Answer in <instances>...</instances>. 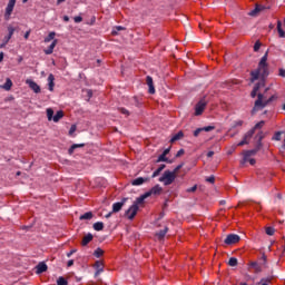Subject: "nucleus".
<instances>
[{"instance_id": "a878e982", "label": "nucleus", "mask_w": 285, "mask_h": 285, "mask_svg": "<svg viewBox=\"0 0 285 285\" xmlns=\"http://www.w3.org/2000/svg\"><path fill=\"white\" fill-rule=\"evenodd\" d=\"M166 233H168V227L161 229L159 233L156 234V236L158 237V239H164V237H166Z\"/></svg>"}, {"instance_id": "a19ab883", "label": "nucleus", "mask_w": 285, "mask_h": 285, "mask_svg": "<svg viewBox=\"0 0 285 285\" xmlns=\"http://www.w3.org/2000/svg\"><path fill=\"white\" fill-rule=\"evenodd\" d=\"M266 235H269V236L275 235V228H273V227H267V228H266Z\"/></svg>"}, {"instance_id": "864d4df0", "label": "nucleus", "mask_w": 285, "mask_h": 285, "mask_svg": "<svg viewBox=\"0 0 285 285\" xmlns=\"http://www.w3.org/2000/svg\"><path fill=\"white\" fill-rule=\"evenodd\" d=\"M77 253V249H71L69 253H67V257H72Z\"/></svg>"}, {"instance_id": "f704fd0d", "label": "nucleus", "mask_w": 285, "mask_h": 285, "mask_svg": "<svg viewBox=\"0 0 285 285\" xmlns=\"http://www.w3.org/2000/svg\"><path fill=\"white\" fill-rule=\"evenodd\" d=\"M104 228V223L102 222H97L94 224V229L96 230H101Z\"/></svg>"}, {"instance_id": "c85d7f7f", "label": "nucleus", "mask_w": 285, "mask_h": 285, "mask_svg": "<svg viewBox=\"0 0 285 285\" xmlns=\"http://www.w3.org/2000/svg\"><path fill=\"white\" fill-rule=\"evenodd\" d=\"M164 168H166V165H160L159 168L153 173L151 177L154 179L155 177H159V174L161 173V170H164Z\"/></svg>"}, {"instance_id": "338daca9", "label": "nucleus", "mask_w": 285, "mask_h": 285, "mask_svg": "<svg viewBox=\"0 0 285 285\" xmlns=\"http://www.w3.org/2000/svg\"><path fill=\"white\" fill-rule=\"evenodd\" d=\"M112 216V213H109L106 215V219L110 218Z\"/></svg>"}, {"instance_id": "4be33fe9", "label": "nucleus", "mask_w": 285, "mask_h": 285, "mask_svg": "<svg viewBox=\"0 0 285 285\" xmlns=\"http://www.w3.org/2000/svg\"><path fill=\"white\" fill-rule=\"evenodd\" d=\"M262 10H264L262 6H256L255 9L249 12V17H257Z\"/></svg>"}, {"instance_id": "aec40b11", "label": "nucleus", "mask_w": 285, "mask_h": 285, "mask_svg": "<svg viewBox=\"0 0 285 285\" xmlns=\"http://www.w3.org/2000/svg\"><path fill=\"white\" fill-rule=\"evenodd\" d=\"M145 181H148V178L138 177L131 181L132 186H141Z\"/></svg>"}, {"instance_id": "f03ea898", "label": "nucleus", "mask_w": 285, "mask_h": 285, "mask_svg": "<svg viewBox=\"0 0 285 285\" xmlns=\"http://www.w3.org/2000/svg\"><path fill=\"white\" fill-rule=\"evenodd\" d=\"M277 99V96H272L269 99L265 100L264 95L258 94V99L255 101L254 108L252 109V115H255L258 110H264L271 101Z\"/></svg>"}, {"instance_id": "f257e3e1", "label": "nucleus", "mask_w": 285, "mask_h": 285, "mask_svg": "<svg viewBox=\"0 0 285 285\" xmlns=\"http://www.w3.org/2000/svg\"><path fill=\"white\" fill-rule=\"evenodd\" d=\"M266 61H268V51H266L265 55L262 57L258 63V68L250 72L252 83H255V81H259L262 86H265V79L268 75V63H266Z\"/></svg>"}, {"instance_id": "6e6d98bb", "label": "nucleus", "mask_w": 285, "mask_h": 285, "mask_svg": "<svg viewBox=\"0 0 285 285\" xmlns=\"http://www.w3.org/2000/svg\"><path fill=\"white\" fill-rule=\"evenodd\" d=\"M181 155H184V149L178 150L176 157H181Z\"/></svg>"}, {"instance_id": "5fc2aeb1", "label": "nucleus", "mask_w": 285, "mask_h": 285, "mask_svg": "<svg viewBox=\"0 0 285 285\" xmlns=\"http://www.w3.org/2000/svg\"><path fill=\"white\" fill-rule=\"evenodd\" d=\"M246 144H248V140H242L240 142H238V146H246Z\"/></svg>"}, {"instance_id": "13d9d810", "label": "nucleus", "mask_w": 285, "mask_h": 285, "mask_svg": "<svg viewBox=\"0 0 285 285\" xmlns=\"http://www.w3.org/2000/svg\"><path fill=\"white\" fill-rule=\"evenodd\" d=\"M73 265H75V261L73 259L68 261V263H67L68 267L73 266Z\"/></svg>"}, {"instance_id": "9d476101", "label": "nucleus", "mask_w": 285, "mask_h": 285, "mask_svg": "<svg viewBox=\"0 0 285 285\" xmlns=\"http://www.w3.org/2000/svg\"><path fill=\"white\" fill-rule=\"evenodd\" d=\"M26 83H27V86H29V88H30L31 90H33V92H36L37 95H39V92H41V87H40L37 82H35V80H32V79H27V80H26Z\"/></svg>"}, {"instance_id": "79ce46f5", "label": "nucleus", "mask_w": 285, "mask_h": 285, "mask_svg": "<svg viewBox=\"0 0 285 285\" xmlns=\"http://www.w3.org/2000/svg\"><path fill=\"white\" fill-rule=\"evenodd\" d=\"M261 48H262V42L256 41L254 45V52H258Z\"/></svg>"}, {"instance_id": "2eb2a0df", "label": "nucleus", "mask_w": 285, "mask_h": 285, "mask_svg": "<svg viewBox=\"0 0 285 285\" xmlns=\"http://www.w3.org/2000/svg\"><path fill=\"white\" fill-rule=\"evenodd\" d=\"M46 271H48V265H46V263H39L36 266V273L37 275H41V273H46Z\"/></svg>"}, {"instance_id": "412c9836", "label": "nucleus", "mask_w": 285, "mask_h": 285, "mask_svg": "<svg viewBox=\"0 0 285 285\" xmlns=\"http://www.w3.org/2000/svg\"><path fill=\"white\" fill-rule=\"evenodd\" d=\"M259 88H264V86H262V82H258L257 85H255L250 97H253V99H255V97H257V92H259Z\"/></svg>"}, {"instance_id": "4468645a", "label": "nucleus", "mask_w": 285, "mask_h": 285, "mask_svg": "<svg viewBox=\"0 0 285 285\" xmlns=\"http://www.w3.org/2000/svg\"><path fill=\"white\" fill-rule=\"evenodd\" d=\"M146 83H147V86H148V88H149V94H150V95H155V85H154V82H153V77L147 76V78H146Z\"/></svg>"}, {"instance_id": "bb28decb", "label": "nucleus", "mask_w": 285, "mask_h": 285, "mask_svg": "<svg viewBox=\"0 0 285 285\" xmlns=\"http://www.w3.org/2000/svg\"><path fill=\"white\" fill-rule=\"evenodd\" d=\"M57 37V33L55 31H51L47 38H45V43H50Z\"/></svg>"}, {"instance_id": "6ab92c4d", "label": "nucleus", "mask_w": 285, "mask_h": 285, "mask_svg": "<svg viewBox=\"0 0 285 285\" xmlns=\"http://www.w3.org/2000/svg\"><path fill=\"white\" fill-rule=\"evenodd\" d=\"M49 90L52 92L55 90V76L50 73L48 76Z\"/></svg>"}, {"instance_id": "4c0bfd02", "label": "nucleus", "mask_w": 285, "mask_h": 285, "mask_svg": "<svg viewBox=\"0 0 285 285\" xmlns=\"http://www.w3.org/2000/svg\"><path fill=\"white\" fill-rule=\"evenodd\" d=\"M264 124H265L264 120L256 124L253 128L254 132H255V130H259V128H264Z\"/></svg>"}, {"instance_id": "c9c22d12", "label": "nucleus", "mask_w": 285, "mask_h": 285, "mask_svg": "<svg viewBox=\"0 0 285 285\" xmlns=\"http://www.w3.org/2000/svg\"><path fill=\"white\" fill-rule=\"evenodd\" d=\"M57 285H68V281H66L63 276H60L57 281Z\"/></svg>"}, {"instance_id": "1a4fd4ad", "label": "nucleus", "mask_w": 285, "mask_h": 285, "mask_svg": "<svg viewBox=\"0 0 285 285\" xmlns=\"http://www.w3.org/2000/svg\"><path fill=\"white\" fill-rule=\"evenodd\" d=\"M239 239H242L239 237V235L237 234H229L226 236L224 243L227 245V246H233V244H237L239 243Z\"/></svg>"}, {"instance_id": "0eeeda50", "label": "nucleus", "mask_w": 285, "mask_h": 285, "mask_svg": "<svg viewBox=\"0 0 285 285\" xmlns=\"http://www.w3.org/2000/svg\"><path fill=\"white\" fill-rule=\"evenodd\" d=\"M257 153V150H247L244 153V158L240 161L242 166H244V164L249 163L250 166H255L256 161L255 158H250L252 155H255Z\"/></svg>"}, {"instance_id": "09e8293b", "label": "nucleus", "mask_w": 285, "mask_h": 285, "mask_svg": "<svg viewBox=\"0 0 285 285\" xmlns=\"http://www.w3.org/2000/svg\"><path fill=\"white\" fill-rule=\"evenodd\" d=\"M75 23H81V21H83V18H81V16H77L73 18Z\"/></svg>"}, {"instance_id": "e433bc0d", "label": "nucleus", "mask_w": 285, "mask_h": 285, "mask_svg": "<svg viewBox=\"0 0 285 285\" xmlns=\"http://www.w3.org/2000/svg\"><path fill=\"white\" fill-rule=\"evenodd\" d=\"M94 255H95V257H101L102 255H104V249H101V248H97L95 252H94Z\"/></svg>"}, {"instance_id": "052dcab7", "label": "nucleus", "mask_w": 285, "mask_h": 285, "mask_svg": "<svg viewBox=\"0 0 285 285\" xmlns=\"http://www.w3.org/2000/svg\"><path fill=\"white\" fill-rule=\"evenodd\" d=\"M29 37H30V31H27V32L24 33V39H29Z\"/></svg>"}, {"instance_id": "6e6552de", "label": "nucleus", "mask_w": 285, "mask_h": 285, "mask_svg": "<svg viewBox=\"0 0 285 285\" xmlns=\"http://www.w3.org/2000/svg\"><path fill=\"white\" fill-rule=\"evenodd\" d=\"M206 106H208V100L203 98L195 107V115L199 117V115L206 110Z\"/></svg>"}, {"instance_id": "ddd939ff", "label": "nucleus", "mask_w": 285, "mask_h": 285, "mask_svg": "<svg viewBox=\"0 0 285 285\" xmlns=\"http://www.w3.org/2000/svg\"><path fill=\"white\" fill-rule=\"evenodd\" d=\"M94 266L96 268V274H95L96 277H98V275H101V273H104V262L97 261Z\"/></svg>"}, {"instance_id": "0e129e2a", "label": "nucleus", "mask_w": 285, "mask_h": 285, "mask_svg": "<svg viewBox=\"0 0 285 285\" xmlns=\"http://www.w3.org/2000/svg\"><path fill=\"white\" fill-rule=\"evenodd\" d=\"M63 1H66V0H57V6H61V3H63Z\"/></svg>"}, {"instance_id": "f3484780", "label": "nucleus", "mask_w": 285, "mask_h": 285, "mask_svg": "<svg viewBox=\"0 0 285 285\" xmlns=\"http://www.w3.org/2000/svg\"><path fill=\"white\" fill-rule=\"evenodd\" d=\"M124 204H126V199H124L121 203H115L112 205V213H119V210L124 208Z\"/></svg>"}, {"instance_id": "20e7f679", "label": "nucleus", "mask_w": 285, "mask_h": 285, "mask_svg": "<svg viewBox=\"0 0 285 285\" xmlns=\"http://www.w3.org/2000/svg\"><path fill=\"white\" fill-rule=\"evenodd\" d=\"M161 186L156 185L149 191L145 193L140 197H138V204H144V200L148 199L151 195H160L161 194Z\"/></svg>"}, {"instance_id": "b1692460", "label": "nucleus", "mask_w": 285, "mask_h": 285, "mask_svg": "<svg viewBox=\"0 0 285 285\" xmlns=\"http://www.w3.org/2000/svg\"><path fill=\"white\" fill-rule=\"evenodd\" d=\"M253 135H255V129H250L249 131H247L243 139L245 141H248V140H250L253 138Z\"/></svg>"}, {"instance_id": "8fccbe9b", "label": "nucleus", "mask_w": 285, "mask_h": 285, "mask_svg": "<svg viewBox=\"0 0 285 285\" xmlns=\"http://www.w3.org/2000/svg\"><path fill=\"white\" fill-rule=\"evenodd\" d=\"M197 190V185L193 186L191 188H188L186 191L187 193H195Z\"/></svg>"}, {"instance_id": "9b49d317", "label": "nucleus", "mask_w": 285, "mask_h": 285, "mask_svg": "<svg viewBox=\"0 0 285 285\" xmlns=\"http://www.w3.org/2000/svg\"><path fill=\"white\" fill-rule=\"evenodd\" d=\"M16 3H17V0H9L8 6L6 8V13H4L6 19H10V14H12V10H14Z\"/></svg>"}, {"instance_id": "3c124183", "label": "nucleus", "mask_w": 285, "mask_h": 285, "mask_svg": "<svg viewBox=\"0 0 285 285\" xmlns=\"http://www.w3.org/2000/svg\"><path fill=\"white\" fill-rule=\"evenodd\" d=\"M206 181H208L209 184H215V177L210 176L206 179Z\"/></svg>"}, {"instance_id": "49530a36", "label": "nucleus", "mask_w": 285, "mask_h": 285, "mask_svg": "<svg viewBox=\"0 0 285 285\" xmlns=\"http://www.w3.org/2000/svg\"><path fill=\"white\" fill-rule=\"evenodd\" d=\"M77 131V125H72L69 129V135H72Z\"/></svg>"}, {"instance_id": "72a5a7b5", "label": "nucleus", "mask_w": 285, "mask_h": 285, "mask_svg": "<svg viewBox=\"0 0 285 285\" xmlns=\"http://www.w3.org/2000/svg\"><path fill=\"white\" fill-rule=\"evenodd\" d=\"M10 36H6L2 40V43L0 45V48H6L8 46V42L10 41Z\"/></svg>"}, {"instance_id": "de8ad7c7", "label": "nucleus", "mask_w": 285, "mask_h": 285, "mask_svg": "<svg viewBox=\"0 0 285 285\" xmlns=\"http://www.w3.org/2000/svg\"><path fill=\"white\" fill-rule=\"evenodd\" d=\"M204 132V129L198 128L194 131V137H199V134Z\"/></svg>"}, {"instance_id": "c756f323", "label": "nucleus", "mask_w": 285, "mask_h": 285, "mask_svg": "<svg viewBox=\"0 0 285 285\" xmlns=\"http://www.w3.org/2000/svg\"><path fill=\"white\" fill-rule=\"evenodd\" d=\"M277 30H278V35L282 39H284L285 37V32L282 30V21L277 22Z\"/></svg>"}, {"instance_id": "393cba45", "label": "nucleus", "mask_w": 285, "mask_h": 285, "mask_svg": "<svg viewBox=\"0 0 285 285\" xmlns=\"http://www.w3.org/2000/svg\"><path fill=\"white\" fill-rule=\"evenodd\" d=\"M83 144H75L69 148V155H72L77 148H83Z\"/></svg>"}, {"instance_id": "ea45409f", "label": "nucleus", "mask_w": 285, "mask_h": 285, "mask_svg": "<svg viewBox=\"0 0 285 285\" xmlns=\"http://www.w3.org/2000/svg\"><path fill=\"white\" fill-rule=\"evenodd\" d=\"M273 139H274L275 141H282V132H281V131H277V132L274 135Z\"/></svg>"}, {"instance_id": "423d86ee", "label": "nucleus", "mask_w": 285, "mask_h": 285, "mask_svg": "<svg viewBox=\"0 0 285 285\" xmlns=\"http://www.w3.org/2000/svg\"><path fill=\"white\" fill-rule=\"evenodd\" d=\"M55 111L52 110V108H48L47 109V117L49 121H55V124H57L60 119H63V111H57V114L55 115Z\"/></svg>"}, {"instance_id": "58836bf2", "label": "nucleus", "mask_w": 285, "mask_h": 285, "mask_svg": "<svg viewBox=\"0 0 285 285\" xmlns=\"http://www.w3.org/2000/svg\"><path fill=\"white\" fill-rule=\"evenodd\" d=\"M228 265L229 266H237V258L230 257L229 261H228Z\"/></svg>"}, {"instance_id": "680f3d73", "label": "nucleus", "mask_w": 285, "mask_h": 285, "mask_svg": "<svg viewBox=\"0 0 285 285\" xmlns=\"http://www.w3.org/2000/svg\"><path fill=\"white\" fill-rule=\"evenodd\" d=\"M215 155V151H208L207 157H213Z\"/></svg>"}, {"instance_id": "69168bd1", "label": "nucleus", "mask_w": 285, "mask_h": 285, "mask_svg": "<svg viewBox=\"0 0 285 285\" xmlns=\"http://www.w3.org/2000/svg\"><path fill=\"white\" fill-rule=\"evenodd\" d=\"M3 61V52H0V63Z\"/></svg>"}, {"instance_id": "473e14b6", "label": "nucleus", "mask_w": 285, "mask_h": 285, "mask_svg": "<svg viewBox=\"0 0 285 285\" xmlns=\"http://www.w3.org/2000/svg\"><path fill=\"white\" fill-rule=\"evenodd\" d=\"M10 88H12V80H10V78H8L6 80V83L3 85V89L4 90H10Z\"/></svg>"}, {"instance_id": "a211bd4d", "label": "nucleus", "mask_w": 285, "mask_h": 285, "mask_svg": "<svg viewBox=\"0 0 285 285\" xmlns=\"http://www.w3.org/2000/svg\"><path fill=\"white\" fill-rule=\"evenodd\" d=\"M179 139H184V131L175 134L170 139V144H175V141H179Z\"/></svg>"}, {"instance_id": "bf43d9fd", "label": "nucleus", "mask_w": 285, "mask_h": 285, "mask_svg": "<svg viewBox=\"0 0 285 285\" xmlns=\"http://www.w3.org/2000/svg\"><path fill=\"white\" fill-rule=\"evenodd\" d=\"M279 77H285V70L284 69H279Z\"/></svg>"}, {"instance_id": "2f4dec72", "label": "nucleus", "mask_w": 285, "mask_h": 285, "mask_svg": "<svg viewBox=\"0 0 285 285\" xmlns=\"http://www.w3.org/2000/svg\"><path fill=\"white\" fill-rule=\"evenodd\" d=\"M250 266L256 271V273H262V265L258 263H252Z\"/></svg>"}, {"instance_id": "e2e57ef3", "label": "nucleus", "mask_w": 285, "mask_h": 285, "mask_svg": "<svg viewBox=\"0 0 285 285\" xmlns=\"http://www.w3.org/2000/svg\"><path fill=\"white\" fill-rule=\"evenodd\" d=\"M63 21L68 22V21H70V18L68 16H65Z\"/></svg>"}, {"instance_id": "dca6fc26", "label": "nucleus", "mask_w": 285, "mask_h": 285, "mask_svg": "<svg viewBox=\"0 0 285 285\" xmlns=\"http://www.w3.org/2000/svg\"><path fill=\"white\" fill-rule=\"evenodd\" d=\"M58 40L55 39L48 49H45V55H52L55 52V48L57 47Z\"/></svg>"}, {"instance_id": "603ef678", "label": "nucleus", "mask_w": 285, "mask_h": 285, "mask_svg": "<svg viewBox=\"0 0 285 285\" xmlns=\"http://www.w3.org/2000/svg\"><path fill=\"white\" fill-rule=\"evenodd\" d=\"M120 112H121L122 115H127V116L130 115V112H128V110H127L126 108H120Z\"/></svg>"}, {"instance_id": "c03bdc74", "label": "nucleus", "mask_w": 285, "mask_h": 285, "mask_svg": "<svg viewBox=\"0 0 285 285\" xmlns=\"http://www.w3.org/2000/svg\"><path fill=\"white\" fill-rule=\"evenodd\" d=\"M8 32H9L8 37H10V39H12V35H14V27L9 26L8 27Z\"/></svg>"}, {"instance_id": "cd10ccee", "label": "nucleus", "mask_w": 285, "mask_h": 285, "mask_svg": "<svg viewBox=\"0 0 285 285\" xmlns=\"http://www.w3.org/2000/svg\"><path fill=\"white\" fill-rule=\"evenodd\" d=\"M242 285H247L243 283ZM256 285H271V278H262Z\"/></svg>"}, {"instance_id": "7c9ffc66", "label": "nucleus", "mask_w": 285, "mask_h": 285, "mask_svg": "<svg viewBox=\"0 0 285 285\" xmlns=\"http://www.w3.org/2000/svg\"><path fill=\"white\" fill-rule=\"evenodd\" d=\"M83 219H92V212H87L83 215L80 216V220Z\"/></svg>"}, {"instance_id": "5701e85b", "label": "nucleus", "mask_w": 285, "mask_h": 285, "mask_svg": "<svg viewBox=\"0 0 285 285\" xmlns=\"http://www.w3.org/2000/svg\"><path fill=\"white\" fill-rule=\"evenodd\" d=\"M92 234H88V235H86L83 238H82V243H81V245L82 246H88V244H90V240L92 239Z\"/></svg>"}, {"instance_id": "774afa93", "label": "nucleus", "mask_w": 285, "mask_h": 285, "mask_svg": "<svg viewBox=\"0 0 285 285\" xmlns=\"http://www.w3.org/2000/svg\"><path fill=\"white\" fill-rule=\"evenodd\" d=\"M116 30L119 32L120 30H124V27H116Z\"/></svg>"}, {"instance_id": "a18cd8bd", "label": "nucleus", "mask_w": 285, "mask_h": 285, "mask_svg": "<svg viewBox=\"0 0 285 285\" xmlns=\"http://www.w3.org/2000/svg\"><path fill=\"white\" fill-rule=\"evenodd\" d=\"M203 132H210V130H215V127L214 126H207V127H203L202 128Z\"/></svg>"}, {"instance_id": "f8f14e48", "label": "nucleus", "mask_w": 285, "mask_h": 285, "mask_svg": "<svg viewBox=\"0 0 285 285\" xmlns=\"http://www.w3.org/2000/svg\"><path fill=\"white\" fill-rule=\"evenodd\" d=\"M170 153V148H167L163 151V154L156 160L157 164L161 161H166L167 164H173V160H169L166 156Z\"/></svg>"}, {"instance_id": "37998d69", "label": "nucleus", "mask_w": 285, "mask_h": 285, "mask_svg": "<svg viewBox=\"0 0 285 285\" xmlns=\"http://www.w3.org/2000/svg\"><path fill=\"white\" fill-rule=\"evenodd\" d=\"M181 168H184V164L178 165L171 173H174V175L177 177V173H179Z\"/></svg>"}, {"instance_id": "39448f33", "label": "nucleus", "mask_w": 285, "mask_h": 285, "mask_svg": "<svg viewBox=\"0 0 285 285\" xmlns=\"http://www.w3.org/2000/svg\"><path fill=\"white\" fill-rule=\"evenodd\" d=\"M144 203H139V198H137L134 204L128 208L126 212V216L128 219H135V216L137 215V212L139 210V206H141Z\"/></svg>"}, {"instance_id": "4d7b16f0", "label": "nucleus", "mask_w": 285, "mask_h": 285, "mask_svg": "<svg viewBox=\"0 0 285 285\" xmlns=\"http://www.w3.org/2000/svg\"><path fill=\"white\" fill-rule=\"evenodd\" d=\"M243 125H244V121L243 120H238V121L235 122L234 126L237 127V126H243Z\"/></svg>"}, {"instance_id": "7ed1b4c3", "label": "nucleus", "mask_w": 285, "mask_h": 285, "mask_svg": "<svg viewBox=\"0 0 285 285\" xmlns=\"http://www.w3.org/2000/svg\"><path fill=\"white\" fill-rule=\"evenodd\" d=\"M175 179H177L175 173L166 170L164 171L163 176L158 179V181H161L164 186H170V184H173Z\"/></svg>"}]
</instances>
